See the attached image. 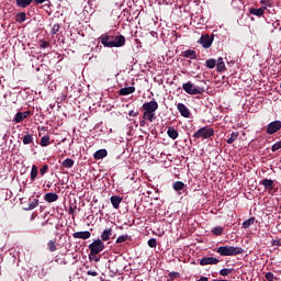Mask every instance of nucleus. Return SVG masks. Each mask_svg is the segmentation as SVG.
I'll return each mask as SVG.
<instances>
[{
    "label": "nucleus",
    "instance_id": "1",
    "mask_svg": "<svg viewBox=\"0 0 281 281\" xmlns=\"http://www.w3.org/2000/svg\"><path fill=\"white\" fill-rule=\"evenodd\" d=\"M216 252L221 256H237L245 254V249L241 247H233L231 245H225L223 247H218Z\"/></svg>",
    "mask_w": 281,
    "mask_h": 281
},
{
    "label": "nucleus",
    "instance_id": "2",
    "mask_svg": "<svg viewBox=\"0 0 281 281\" xmlns=\"http://www.w3.org/2000/svg\"><path fill=\"white\" fill-rule=\"evenodd\" d=\"M214 134H215L214 128L204 126V127H202V128H200V130H198L193 133V138H195V139H200V138L207 139V138H212Z\"/></svg>",
    "mask_w": 281,
    "mask_h": 281
},
{
    "label": "nucleus",
    "instance_id": "3",
    "mask_svg": "<svg viewBox=\"0 0 281 281\" xmlns=\"http://www.w3.org/2000/svg\"><path fill=\"white\" fill-rule=\"evenodd\" d=\"M104 248H105V246H104V243L102 240L97 239V240L92 241L89 245V249H90L89 258H90V260L93 259L92 256L99 255L100 252L103 251Z\"/></svg>",
    "mask_w": 281,
    "mask_h": 281
},
{
    "label": "nucleus",
    "instance_id": "4",
    "mask_svg": "<svg viewBox=\"0 0 281 281\" xmlns=\"http://www.w3.org/2000/svg\"><path fill=\"white\" fill-rule=\"evenodd\" d=\"M182 89L184 90V92L191 95L203 94L205 92L204 88H194V83H192L191 81L183 83Z\"/></svg>",
    "mask_w": 281,
    "mask_h": 281
},
{
    "label": "nucleus",
    "instance_id": "5",
    "mask_svg": "<svg viewBox=\"0 0 281 281\" xmlns=\"http://www.w3.org/2000/svg\"><path fill=\"white\" fill-rule=\"evenodd\" d=\"M99 40L104 47L113 48L114 35L102 34Z\"/></svg>",
    "mask_w": 281,
    "mask_h": 281
},
{
    "label": "nucleus",
    "instance_id": "6",
    "mask_svg": "<svg viewBox=\"0 0 281 281\" xmlns=\"http://www.w3.org/2000/svg\"><path fill=\"white\" fill-rule=\"evenodd\" d=\"M142 108H143V111L146 113H155L159 108V104L157 101L153 100L149 102H145Z\"/></svg>",
    "mask_w": 281,
    "mask_h": 281
},
{
    "label": "nucleus",
    "instance_id": "7",
    "mask_svg": "<svg viewBox=\"0 0 281 281\" xmlns=\"http://www.w3.org/2000/svg\"><path fill=\"white\" fill-rule=\"evenodd\" d=\"M214 41V35L210 36L207 34H204L201 36L200 41H198V44H201L204 48H211Z\"/></svg>",
    "mask_w": 281,
    "mask_h": 281
},
{
    "label": "nucleus",
    "instance_id": "8",
    "mask_svg": "<svg viewBox=\"0 0 281 281\" xmlns=\"http://www.w3.org/2000/svg\"><path fill=\"white\" fill-rule=\"evenodd\" d=\"M281 131V121H274L268 124L267 134L272 135Z\"/></svg>",
    "mask_w": 281,
    "mask_h": 281
},
{
    "label": "nucleus",
    "instance_id": "9",
    "mask_svg": "<svg viewBox=\"0 0 281 281\" xmlns=\"http://www.w3.org/2000/svg\"><path fill=\"white\" fill-rule=\"evenodd\" d=\"M126 44V37L124 35H113L112 48L123 47Z\"/></svg>",
    "mask_w": 281,
    "mask_h": 281
},
{
    "label": "nucleus",
    "instance_id": "10",
    "mask_svg": "<svg viewBox=\"0 0 281 281\" xmlns=\"http://www.w3.org/2000/svg\"><path fill=\"white\" fill-rule=\"evenodd\" d=\"M220 260L216 257H203L200 261L201 266H216L218 265Z\"/></svg>",
    "mask_w": 281,
    "mask_h": 281
},
{
    "label": "nucleus",
    "instance_id": "11",
    "mask_svg": "<svg viewBox=\"0 0 281 281\" xmlns=\"http://www.w3.org/2000/svg\"><path fill=\"white\" fill-rule=\"evenodd\" d=\"M259 184L263 186L265 190L268 192H272L274 189V181L269 178H263V180L260 181Z\"/></svg>",
    "mask_w": 281,
    "mask_h": 281
},
{
    "label": "nucleus",
    "instance_id": "12",
    "mask_svg": "<svg viewBox=\"0 0 281 281\" xmlns=\"http://www.w3.org/2000/svg\"><path fill=\"white\" fill-rule=\"evenodd\" d=\"M72 238L87 240L91 238V233L89 231H80L78 233H74Z\"/></svg>",
    "mask_w": 281,
    "mask_h": 281
},
{
    "label": "nucleus",
    "instance_id": "13",
    "mask_svg": "<svg viewBox=\"0 0 281 281\" xmlns=\"http://www.w3.org/2000/svg\"><path fill=\"white\" fill-rule=\"evenodd\" d=\"M177 109H178L179 113L182 115V117H184V119L190 117V111L188 110V108L186 106L184 103H178Z\"/></svg>",
    "mask_w": 281,
    "mask_h": 281
},
{
    "label": "nucleus",
    "instance_id": "14",
    "mask_svg": "<svg viewBox=\"0 0 281 281\" xmlns=\"http://www.w3.org/2000/svg\"><path fill=\"white\" fill-rule=\"evenodd\" d=\"M266 11H267V7H261L259 9H256V8L249 9V13L252 15H256L257 18H261V15H263Z\"/></svg>",
    "mask_w": 281,
    "mask_h": 281
},
{
    "label": "nucleus",
    "instance_id": "15",
    "mask_svg": "<svg viewBox=\"0 0 281 281\" xmlns=\"http://www.w3.org/2000/svg\"><path fill=\"white\" fill-rule=\"evenodd\" d=\"M183 58L196 59V53L194 49H186L181 53Z\"/></svg>",
    "mask_w": 281,
    "mask_h": 281
},
{
    "label": "nucleus",
    "instance_id": "16",
    "mask_svg": "<svg viewBox=\"0 0 281 281\" xmlns=\"http://www.w3.org/2000/svg\"><path fill=\"white\" fill-rule=\"evenodd\" d=\"M105 157H108V150L106 149L95 150V153L93 155V158L95 160L104 159Z\"/></svg>",
    "mask_w": 281,
    "mask_h": 281
},
{
    "label": "nucleus",
    "instance_id": "17",
    "mask_svg": "<svg viewBox=\"0 0 281 281\" xmlns=\"http://www.w3.org/2000/svg\"><path fill=\"white\" fill-rule=\"evenodd\" d=\"M122 200H123V198L120 196V195H112V196L110 198V201H111L112 206H113L114 209H119V207H120V204H121Z\"/></svg>",
    "mask_w": 281,
    "mask_h": 281
},
{
    "label": "nucleus",
    "instance_id": "18",
    "mask_svg": "<svg viewBox=\"0 0 281 281\" xmlns=\"http://www.w3.org/2000/svg\"><path fill=\"white\" fill-rule=\"evenodd\" d=\"M58 199H59V195L56 194V193H46V194L44 195V200H45L46 202H48L49 204L53 203V202L58 201Z\"/></svg>",
    "mask_w": 281,
    "mask_h": 281
},
{
    "label": "nucleus",
    "instance_id": "19",
    "mask_svg": "<svg viewBox=\"0 0 281 281\" xmlns=\"http://www.w3.org/2000/svg\"><path fill=\"white\" fill-rule=\"evenodd\" d=\"M136 91L135 87H126L119 90L120 95H128L131 93H134Z\"/></svg>",
    "mask_w": 281,
    "mask_h": 281
},
{
    "label": "nucleus",
    "instance_id": "20",
    "mask_svg": "<svg viewBox=\"0 0 281 281\" xmlns=\"http://www.w3.org/2000/svg\"><path fill=\"white\" fill-rule=\"evenodd\" d=\"M33 0H15L18 8L25 9L32 4Z\"/></svg>",
    "mask_w": 281,
    "mask_h": 281
},
{
    "label": "nucleus",
    "instance_id": "21",
    "mask_svg": "<svg viewBox=\"0 0 281 281\" xmlns=\"http://www.w3.org/2000/svg\"><path fill=\"white\" fill-rule=\"evenodd\" d=\"M111 235H112V229L111 228H106L103 231V233L101 234V240L102 241H108L111 239Z\"/></svg>",
    "mask_w": 281,
    "mask_h": 281
},
{
    "label": "nucleus",
    "instance_id": "22",
    "mask_svg": "<svg viewBox=\"0 0 281 281\" xmlns=\"http://www.w3.org/2000/svg\"><path fill=\"white\" fill-rule=\"evenodd\" d=\"M167 134L171 139H177L179 137L178 131L175 127H168Z\"/></svg>",
    "mask_w": 281,
    "mask_h": 281
},
{
    "label": "nucleus",
    "instance_id": "23",
    "mask_svg": "<svg viewBox=\"0 0 281 281\" xmlns=\"http://www.w3.org/2000/svg\"><path fill=\"white\" fill-rule=\"evenodd\" d=\"M238 137H239V132H232V134L229 135L226 142L228 145H233L234 142L238 139Z\"/></svg>",
    "mask_w": 281,
    "mask_h": 281
},
{
    "label": "nucleus",
    "instance_id": "24",
    "mask_svg": "<svg viewBox=\"0 0 281 281\" xmlns=\"http://www.w3.org/2000/svg\"><path fill=\"white\" fill-rule=\"evenodd\" d=\"M37 176H38V167L37 165H33L31 169V177H30L31 181L32 182L35 181V179H37Z\"/></svg>",
    "mask_w": 281,
    "mask_h": 281
},
{
    "label": "nucleus",
    "instance_id": "25",
    "mask_svg": "<svg viewBox=\"0 0 281 281\" xmlns=\"http://www.w3.org/2000/svg\"><path fill=\"white\" fill-rule=\"evenodd\" d=\"M27 14L24 13V11H20V13H18L15 15V21L19 22V24H22V22L26 21Z\"/></svg>",
    "mask_w": 281,
    "mask_h": 281
},
{
    "label": "nucleus",
    "instance_id": "26",
    "mask_svg": "<svg viewBox=\"0 0 281 281\" xmlns=\"http://www.w3.org/2000/svg\"><path fill=\"white\" fill-rule=\"evenodd\" d=\"M22 139H23V145L34 144V138L32 134L23 135Z\"/></svg>",
    "mask_w": 281,
    "mask_h": 281
},
{
    "label": "nucleus",
    "instance_id": "27",
    "mask_svg": "<svg viewBox=\"0 0 281 281\" xmlns=\"http://www.w3.org/2000/svg\"><path fill=\"white\" fill-rule=\"evenodd\" d=\"M216 67H217V71H218V72L225 71L226 66H225V63H224V60H223V57H218Z\"/></svg>",
    "mask_w": 281,
    "mask_h": 281
},
{
    "label": "nucleus",
    "instance_id": "28",
    "mask_svg": "<svg viewBox=\"0 0 281 281\" xmlns=\"http://www.w3.org/2000/svg\"><path fill=\"white\" fill-rule=\"evenodd\" d=\"M40 204V201L37 199L34 198V200H32V198L30 199V203L27 207H24V210H33L36 209Z\"/></svg>",
    "mask_w": 281,
    "mask_h": 281
},
{
    "label": "nucleus",
    "instance_id": "29",
    "mask_svg": "<svg viewBox=\"0 0 281 281\" xmlns=\"http://www.w3.org/2000/svg\"><path fill=\"white\" fill-rule=\"evenodd\" d=\"M256 222V217H249L248 220H246L245 222H243V227L245 229L250 228L251 225H255Z\"/></svg>",
    "mask_w": 281,
    "mask_h": 281
},
{
    "label": "nucleus",
    "instance_id": "30",
    "mask_svg": "<svg viewBox=\"0 0 281 281\" xmlns=\"http://www.w3.org/2000/svg\"><path fill=\"white\" fill-rule=\"evenodd\" d=\"M184 187H186V184L183 183V181H176V182H173V190L176 192L183 191Z\"/></svg>",
    "mask_w": 281,
    "mask_h": 281
},
{
    "label": "nucleus",
    "instance_id": "31",
    "mask_svg": "<svg viewBox=\"0 0 281 281\" xmlns=\"http://www.w3.org/2000/svg\"><path fill=\"white\" fill-rule=\"evenodd\" d=\"M50 137L48 135H45L41 138V142H40V145L42 147H47L50 145V142H49Z\"/></svg>",
    "mask_w": 281,
    "mask_h": 281
},
{
    "label": "nucleus",
    "instance_id": "32",
    "mask_svg": "<svg viewBox=\"0 0 281 281\" xmlns=\"http://www.w3.org/2000/svg\"><path fill=\"white\" fill-rule=\"evenodd\" d=\"M74 165H75V160H72V158H66V160L61 162V166L68 169L74 167Z\"/></svg>",
    "mask_w": 281,
    "mask_h": 281
},
{
    "label": "nucleus",
    "instance_id": "33",
    "mask_svg": "<svg viewBox=\"0 0 281 281\" xmlns=\"http://www.w3.org/2000/svg\"><path fill=\"white\" fill-rule=\"evenodd\" d=\"M180 278H181V274L178 273V271H170V273L168 274V281H173Z\"/></svg>",
    "mask_w": 281,
    "mask_h": 281
},
{
    "label": "nucleus",
    "instance_id": "34",
    "mask_svg": "<svg viewBox=\"0 0 281 281\" xmlns=\"http://www.w3.org/2000/svg\"><path fill=\"white\" fill-rule=\"evenodd\" d=\"M143 119L149 122H154L156 120L155 113H146L144 112Z\"/></svg>",
    "mask_w": 281,
    "mask_h": 281
},
{
    "label": "nucleus",
    "instance_id": "35",
    "mask_svg": "<svg viewBox=\"0 0 281 281\" xmlns=\"http://www.w3.org/2000/svg\"><path fill=\"white\" fill-rule=\"evenodd\" d=\"M265 279L267 280V281H278L279 280V278L278 277H276L273 273H272V271H268V273H266L265 274Z\"/></svg>",
    "mask_w": 281,
    "mask_h": 281
},
{
    "label": "nucleus",
    "instance_id": "36",
    "mask_svg": "<svg viewBox=\"0 0 281 281\" xmlns=\"http://www.w3.org/2000/svg\"><path fill=\"white\" fill-rule=\"evenodd\" d=\"M48 248L50 252L57 251V244L56 240H49L48 241Z\"/></svg>",
    "mask_w": 281,
    "mask_h": 281
},
{
    "label": "nucleus",
    "instance_id": "37",
    "mask_svg": "<svg viewBox=\"0 0 281 281\" xmlns=\"http://www.w3.org/2000/svg\"><path fill=\"white\" fill-rule=\"evenodd\" d=\"M223 232H224V228L221 226L213 227L212 229L213 235H216V236L223 235Z\"/></svg>",
    "mask_w": 281,
    "mask_h": 281
},
{
    "label": "nucleus",
    "instance_id": "38",
    "mask_svg": "<svg viewBox=\"0 0 281 281\" xmlns=\"http://www.w3.org/2000/svg\"><path fill=\"white\" fill-rule=\"evenodd\" d=\"M23 120V114L21 113V111H19L15 117L13 119V122H15V124H20V122H22Z\"/></svg>",
    "mask_w": 281,
    "mask_h": 281
},
{
    "label": "nucleus",
    "instance_id": "39",
    "mask_svg": "<svg viewBox=\"0 0 281 281\" xmlns=\"http://www.w3.org/2000/svg\"><path fill=\"white\" fill-rule=\"evenodd\" d=\"M233 271H234V269L224 268V269L220 270V274L223 277H226V276L233 273Z\"/></svg>",
    "mask_w": 281,
    "mask_h": 281
},
{
    "label": "nucleus",
    "instance_id": "40",
    "mask_svg": "<svg viewBox=\"0 0 281 281\" xmlns=\"http://www.w3.org/2000/svg\"><path fill=\"white\" fill-rule=\"evenodd\" d=\"M49 171V165L45 164L42 166V168L40 169V175L44 176Z\"/></svg>",
    "mask_w": 281,
    "mask_h": 281
},
{
    "label": "nucleus",
    "instance_id": "41",
    "mask_svg": "<svg viewBox=\"0 0 281 281\" xmlns=\"http://www.w3.org/2000/svg\"><path fill=\"white\" fill-rule=\"evenodd\" d=\"M59 31H60V24H59V23H55V24L53 25V27H52L50 33H52L53 35H55V34H57Z\"/></svg>",
    "mask_w": 281,
    "mask_h": 281
},
{
    "label": "nucleus",
    "instance_id": "42",
    "mask_svg": "<svg viewBox=\"0 0 281 281\" xmlns=\"http://www.w3.org/2000/svg\"><path fill=\"white\" fill-rule=\"evenodd\" d=\"M206 67L211 68V69L215 68L216 67V60L215 59H207L206 60Z\"/></svg>",
    "mask_w": 281,
    "mask_h": 281
},
{
    "label": "nucleus",
    "instance_id": "43",
    "mask_svg": "<svg viewBox=\"0 0 281 281\" xmlns=\"http://www.w3.org/2000/svg\"><path fill=\"white\" fill-rule=\"evenodd\" d=\"M280 148H281V140L274 143V144L272 145L271 150H272L273 153H276V151L280 150Z\"/></svg>",
    "mask_w": 281,
    "mask_h": 281
},
{
    "label": "nucleus",
    "instance_id": "44",
    "mask_svg": "<svg viewBox=\"0 0 281 281\" xmlns=\"http://www.w3.org/2000/svg\"><path fill=\"white\" fill-rule=\"evenodd\" d=\"M128 239V235H121L117 237L116 243L120 245L121 243H124Z\"/></svg>",
    "mask_w": 281,
    "mask_h": 281
},
{
    "label": "nucleus",
    "instance_id": "45",
    "mask_svg": "<svg viewBox=\"0 0 281 281\" xmlns=\"http://www.w3.org/2000/svg\"><path fill=\"white\" fill-rule=\"evenodd\" d=\"M196 281H209L207 277H201ZM212 281H228L227 279H213Z\"/></svg>",
    "mask_w": 281,
    "mask_h": 281
},
{
    "label": "nucleus",
    "instance_id": "46",
    "mask_svg": "<svg viewBox=\"0 0 281 281\" xmlns=\"http://www.w3.org/2000/svg\"><path fill=\"white\" fill-rule=\"evenodd\" d=\"M148 246H149L150 248H156V247H157V240L154 239V238L149 239V240H148Z\"/></svg>",
    "mask_w": 281,
    "mask_h": 281
},
{
    "label": "nucleus",
    "instance_id": "47",
    "mask_svg": "<svg viewBox=\"0 0 281 281\" xmlns=\"http://www.w3.org/2000/svg\"><path fill=\"white\" fill-rule=\"evenodd\" d=\"M260 4L271 7V4H273V0H261Z\"/></svg>",
    "mask_w": 281,
    "mask_h": 281
},
{
    "label": "nucleus",
    "instance_id": "48",
    "mask_svg": "<svg viewBox=\"0 0 281 281\" xmlns=\"http://www.w3.org/2000/svg\"><path fill=\"white\" fill-rule=\"evenodd\" d=\"M87 274L92 276V278H97V276H99L98 271H95V270H88Z\"/></svg>",
    "mask_w": 281,
    "mask_h": 281
},
{
    "label": "nucleus",
    "instance_id": "49",
    "mask_svg": "<svg viewBox=\"0 0 281 281\" xmlns=\"http://www.w3.org/2000/svg\"><path fill=\"white\" fill-rule=\"evenodd\" d=\"M48 45H49L48 42H46V41H40V47H41V48H46V47H48Z\"/></svg>",
    "mask_w": 281,
    "mask_h": 281
},
{
    "label": "nucleus",
    "instance_id": "50",
    "mask_svg": "<svg viewBox=\"0 0 281 281\" xmlns=\"http://www.w3.org/2000/svg\"><path fill=\"white\" fill-rule=\"evenodd\" d=\"M138 114V111L135 112L134 110H131L128 113L130 117H137Z\"/></svg>",
    "mask_w": 281,
    "mask_h": 281
},
{
    "label": "nucleus",
    "instance_id": "51",
    "mask_svg": "<svg viewBox=\"0 0 281 281\" xmlns=\"http://www.w3.org/2000/svg\"><path fill=\"white\" fill-rule=\"evenodd\" d=\"M30 114H31L30 111H23L22 113L23 120L27 119Z\"/></svg>",
    "mask_w": 281,
    "mask_h": 281
},
{
    "label": "nucleus",
    "instance_id": "52",
    "mask_svg": "<svg viewBox=\"0 0 281 281\" xmlns=\"http://www.w3.org/2000/svg\"><path fill=\"white\" fill-rule=\"evenodd\" d=\"M272 246H281V240L280 239L272 240Z\"/></svg>",
    "mask_w": 281,
    "mask_h": 281
},
{
    "label": "nucleus",
    "instance_id": "53",
    "mask_svg": "<svg viewBox=\"0 0 281 281\" xmlns=\"http://www.w3.org/2000/svg\"><path fill=\"white\" fill-rule=\"evenodd\" d=\"M139 125H140V127H145V126H146V120H144V117H143V120L140 121Z\"/></svg>",
    "mask_w": 281,
    "mask_h": 281
},
{
    "label": "nucleus",
    "instance_id": "54",
    "mask_svg": "<svg viewBox=\"0 0 281 281\" xmlns=\"http://www.w3.org/2000/svg\"><path fill=\"white\" fill-rule=\"evenodd\" d=\"M33 1H35L36 4H43L45 3L46 0H33Z\"/></svg>",
    "mask_w": 281,
    "mask_h": 281
},
{
    "label": "nucleus",
    "instance_id": "55",
    "mask_svg": "<svg viewBox=\"0 0 281 281\" xmlns=\"http://www.w3.org/2000/svg\"><path fill=\"white\" fill-rule=\"evenodd\" d=\"M74 213H75V210L70 207V209L68 210V214H74Z\"/></svg>",
    "mask_w": 281,
    "mask_h": 281
},
{
    "label": "nucleus",
    "instance_id": "56",
    "mask_svg": "<svg viewBox=\"0 0 281 281\" xmlns=\"http://www.w3.org/2000/svg\"><path fill=\"white\" fill-rule=\"evenodd\" d=\"M150 34H151L153 37H155V34H156V33H155V31H151Z\"/></svg>",
    "mask_w": 281,
    "mask_h": 281
},
{
    "label": "nucleus",
    "instance_id": "57",
    "mask_svg": "<svg viewBox=\"0 0 281 281\" xmlns=\"http://www.w3.org/2000/svg\"><path fill=\"white\" fill-rule=\"evenodd\" d=\"M99 261V258H95V262H98Z\"/></svg>",
    "mask_w": 281,
    "mask_h": 281
},
{
    "label": "nucleus",
    "instance_id": "58",
    "mask_svg": "<svg viewBox=\"0 0 281 281\" xmlns=\"http://www.w3.org/2000/svg\"><path fill=\"white\" fill-rule=\"evenodd\" d=\"M1 83H2V81L0 80V87H1Z\"/></svg>",
    "mask_w": 281,
    "mask_h": 281
},
{
    "label": "nucleus",
    "instance_id": "59",
    "mask_svg": "<svg viewBox=\"0 0 281 281\" xmlns=\"http://www.w3.org/2000/svg\"><path fill=\"white\" fill-rule=\"evenodd\" d=\"M280 88H281V82H280Z\"/></svg>",
    "mask_w": 281,
    "mask_h": 281
}]
</instances>
